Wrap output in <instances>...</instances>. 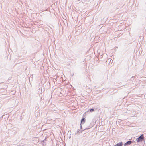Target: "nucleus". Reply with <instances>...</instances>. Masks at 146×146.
<instances>
[{"instance_id":"nucleus-1","label":"nucleus","mask_w":146,"mask_h":146,"mask_svg":"<svg viewBox=\"0 0 146 146\" xmlns=\"http://www.w3.org/2000/svg\"><path fill=\"white\" fill-rule=\"evenodd\" d=\"M144 139V135L143 134H142L137 139V141L138 142H141Z\"/></svg>"},{"instance_id":"nucleus-2","label":"nucleus","mask_w":146,"mask_h":146,"mask_svg":"<svg viewBox=\"0 0 146 146\" xmlns=\"http://www.w3.org/2000/svg\"><path fill=\"white\" fill-rule=\"evenodd\" d=\"M132 142L131 141H128L126 142V143H125V144L124 145V146H128L129 145H130Z\"/></svg>"},{"instance_id":"nucleus-3","label":"nucleus","mask_w":146,"mask_h":146,"mask_svg":"<svg viewBox=\"0 0 146 146\" xmlns=\"http://www.w3.org/2000/svg\"><path fill=\"white\" fill-rule=\"evenodd\" d=\"M123 145V143L122 142H120L119 143L113 146H122Z\"/></svg>"},{"instance_id":"nucleus-4","label":"nucleus","mask_w":146,"mask_h":146,"mask_svg":"<svg viewBox=\"0 0 146 146\" xmlns=\"http://www.w3.org/2000/svg\"><path fill=\"white\" fill-rule=\"evenodd\" d=\"M85 121V119L84 118H83L82 119L81 122V123H83L84 124Z\"/></svg>"},{"instance_id":"nucleus-5","label":"nucleus","mask_w":146,"mask_h":146,"mask_svg":"<svg viewBox=\"0 0 146 146\" xmlns=\"http://www.w3.org/2000/svg\"><path fill=\"white\" fill-rule=\"evenodd\" d=\"M89 110L90 112H92L94 111V110L93 109H91L90 110Z\"/></svg>"}]
</instances>
